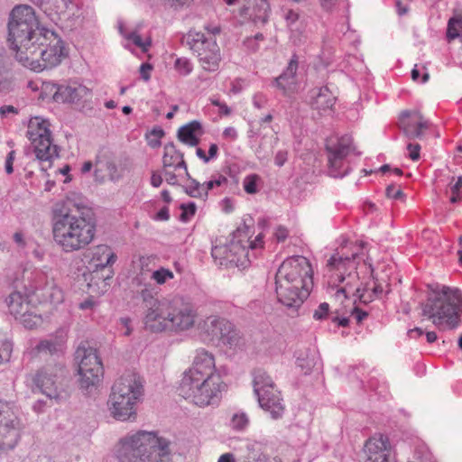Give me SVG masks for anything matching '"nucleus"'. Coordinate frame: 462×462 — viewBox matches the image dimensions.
Wrapping results in <instances>:
<instances>
[{
    "label": "nucleus",
    "instance_id": "nucleus-61",
    "mask_svg": "<svg viewBox=\"0 0 462 462\" xmlns=\"http://www.w3.org/2000/svg\"><path fill=\"white\" fill-rule=\"evenodd\" d=\"M288 160V151L280 150L275 153L274 163L278 167H282Z\"/></svg>",
    "mask_w": 462,
    "mask_h": 462
},
{
    "label": "nucleus",
    "instance_id": "nucleus-37",
    "mask_svg": "<svg viewBox=\"0 0 462 462\" xmlns=\"http://www.w3.org/2000/svg\"><path fill=\"white\" fill-rule=\"evenodd\" d=\"M297 69H298V60H297V57L294 55L291 59L284 72L282 73L279 77L275 78L274 82H282V80L287 79V80H289L288 81L289 83L287 85L296 84Z\"/></svg>",
    "mask_w": 462,
    "mask_h": 462
},
{
    "label": "nucleus",
    "instance_id": "nucleus-19",
    "mask_svg": "<svg viewBox=\"0 0 462 462\" xmlns=\"http://www.w3.org/2000/svg\"><path fill=\"white\" fill-rule=\"evenodd\" d=\"M220 377L217 372L215 357L212 353L204 348L196 351L191 367L186 370L182 379H199Z\"/></svg>",
    "mask_w": 462,
    "mask_h": 462
},
{
    "label": "nucleus",
    "instance_id": "nucleus-25",
    "mask_svg": "<svg viewBox=\"0 0 462 462\" xmlns=\"http://www.w3.org/2000/svg\"><path fill=\"white\" fill-rule=\"evenodd\" d=\"M224 324H226V319L218 316H209L205 319L200 324V337L204 342H216L222 329H226Z\"/></svg>",
    "mask_w": 462,
    "mask_h": 462
},
{
    "label": "nucleus",
    "instance_id": "nucleus-23",
    "mask_svg": "<svg viewBox=\"0 0 462 462\" xmlns=\"http://www.w3.org/2000/svg\"><path fill=\"white\" fill-rule=\"evenodd\" d=\"M67 343V330L63 328L42 339L34 346V351L39 355L60 356L64 353Z\"/></svg>",
    "mask_w": 462,
    "mask_h": 462
},
{
    "label": "nucleus",
    "instance_id": "nucleus-18",
    "mask_svg": "<svg viewBox=\"0 0 462 462\" xmlns=\"http://www.w3.org/2000/svg\"><path fill=\"white\" fill-rule=\"evenodd\" d=\"M53 100L57 103L74 104L84 108L91 101L92 92L84 85L77 82L67 85H55Z\"/></svg>",
    "mask_w": 462,
    "mask_h": 462
},
{
    "label": "nucleus",
    "instance_id": "nucleus-46",
    "mask_svg": "<svg viewBox=\"0 0 462 462\" xmlns=\"http://www.w3.org/2000/svg\"><path fill=\"white\" fill-rule=\"evenodd\" d=\"M151 278L156 282L157 284H164L167 281L174 278L173 273L166 268H160L152 273Z\"/></svg>",
    "mask_w": 462,
    "mask_h": 462
},
{
    "label": "nucleus",
    "instance_id": "nucleus-35",
    "mask_svg": "<svg viewBox=\"0 0 462 462\" xmlns=\"http://www.w3.org/2000/svg\"><path fill=\"white\" fill-rule=\"evenodd\" d=\"M185 177L188 179V183L183 186V189L186 194L191 198L206 200L207 192L204 189V183H200L197 180L191 178L189 174Z\"/></svg>",
    "mask_w": 462,
    "mask_h": 462
},
{
    "label": "nucleus",
    "instance_id": "nucleus-41",
    "mask_svg": "<svg viewBox=\"0 0 462 462\" xmlns=\"http://www.w3.org/2000/svg\"><path fill=\"white\" fill-rule=\"evenodd\" d=\"M46 5L58 14H66L72 11L75 5L71 0H47Z\"/></svg>",
    "mask_w": 462,
    "mask_h": 462
},
{
    "label": "nucleus",
    "instance_id": "nucleus-59",
    "mask_svg": "<svg viewBox=\"0 0 462 462\" xmlns=\"http://www.w3.org/2000/svg\"><path fill=\"white\" fill-rule=\"evenodd\" d=\"M407 150L409 152V157L412 161H418L420 159V145L419 143H408Z\"/></svg>",
    "mask_w": 462,
    "mask_h": 462
},
{
    "label": "nucleus",
    "instance_id": "nucleus-64",
    "mask_svg": "<svg viewBox=\"0 0 462 462\" xmlns=\"http://www.w3.org/2000/svg\"><path fill=\"white\" fill-rule=\"evenodd\" d=\"M97 306V301L93 297H88L79 303V308L82 310H93Z\"/></svg>",
    "mask_w": 462,
    "mask_h": 462
},
{
    "label": "nucleus",
    "instance_id": "nucleus-8",
    "mask_svg": "<svg viewBox=\"0 0 462 462\" xmlns=\"http://www.w3.org/2000/svg\"><path fill=\"white\" fill-rule=\"evenodd\" d=\"M301 286L303 290L296 297L299 303L306 295H310L313 287V271L310 261L300 255L287 258L282 262L275 275V291L280 294L282 299L286 302L287 293L290 292L291 287Z\"/></svg>",
    "mask_w": 462,
    "mask_h": 462
},
{
    "label": "nucleus",
    "instance_id": "nucleus-34",
    "mask_svg": "<svg viewBox=\"0 0 462 462\" xmlns=\"http://www.w3.org/2000/svg\"><path fill=\"white\" fill-rule=\"evenodd\" d=\"M276 388L273 379L262 369L254 373V392L255 394Z\"/></svg>",
    "mask_w": 462,
    "mask_h": 462
},
{
    "label": "nucleus",
    "instance_id": "nucleus-10",
    "mask_svg": "<svg viewBox=\"0 0 462 462\" xmlns=\"http://www.w3.org/2000/svg\"><path fill=\"white\" fill-rule=\"evenodd\" d=\"M65 56L61 39L53 31L46 30L19 62L33 71H42L59 65Z\"/></svg>",
    "mask_w": 462,
    "mask_h": 462
},
{
    "label": "nucleus",
    "instance_id": "nucleus-27",
    "mask_svg": "<svg viewBox=\"0 0 462 462\" xmlns=\"http://www.w3.org/2000/svg\"><path fill=\"white\" fill-rule=\"evenodd\" d=\"M36 158L42 162H48L51 167L53 159L59 157L58 146L52 143L51 135L32 142Z\"/></svg>",
    "mask_w": 462,
    "mask_h": 462
},
{
    "label": "nucleus",
    "instance_id": "nucleus-58",
    "mask_svg": "<svg viewBox=\"0 0 462 462\" xmlns=\"http://www.w3.org/2000/svg\"><path fill=\"white\" fill-rule=\"evenodd\" d=\"M288 81L289 80L287 79H283L282 80V82L273 81V86L281 89L284 95H289L290 93L294 91L296 84L287 85L289 83Z\"/></svg>",
    "mask_w": 462,
    "mask_h": 462
},
{
    "label": "nucleus",
    "instance_id": "nucleus-11",
    "mask_svg": "<svg viewBox=\"0 0 462 462\" xmlns=\"http://www.w3.org/2000/svg\"><path fill=\"white\" fill-rule=\"evenodd\" d=\"M225 388L221 377L181 379L180 395L199 407L216 405L221 399Z\"/></svg>",
    "mask_w": 462,
    "mask_h": 462
},
{
    "label": "nucleus",
    "instance_id": "nucleus-60",
    "mask_svg": "<svg viewBox=\"0 0 462 462\" xmlns=\"http://www.w3.org/2000/svg\"><path fill=\"white\" fill-rule=\"evenodd\" d=\"M15 159V152L10 151L5 158V171L7 174H12L14 172V162Z\"/></svg>",
    "mask_w": 462,
    "mask_h": 462
},
{
    "label": "nucleus",
    "instance_id": "nucleus-22",
    "mask_svg": "<svg viewBox=\"0 0 462 462\" xmlns=\"http://www.w3.org/2000/svg\"><path fill=\"white\" fill-rule=\"evenodd\" d=\"M365 462H390L392 446L389 438L378 434L368 439L365 444Z\"/></svg>",
    "mask_w": 462,
    "mask_h": 462
},
{
    "label": "nucleus",
    "instance_id": "nucleus-4",
    "mask_svg": "<svg viewBox=\"0 0 462 462\" xmlns=\"http://www.w3.org/2000/svg\"><path fill=\"white\" fill-rule=\"evenodd\" d=\"M143 392V383L138 374L129 373L119 377L114 383L107 401L111 416L120 421L135 420L136 407Z\"/></svg>",
    "mask_w": 462,
    "mask_h": 462
},
{
    "label": "nucleus",
    "instance_id": "nucleus-63",
    "mask_svg": "<svg viewBox=\"0 0 462 462\" xmlns=\"http://www.w3.org/2000/svg\"><path fill=\"white\" fill-rule=\"evenodd\" d=\"M152 67L149 63H143L140 67V75L144 81H148L151 79V70Z\"/></svg>",
    "mask_w": 462,
    "mask_h": 462
},
{
    "label": "nucleus",
    "instance_id": "nucleus-38",
    "mask_svg": "<svg viewBox=\"0 0 462 462\" xmlns=\"http://www.w3.org/2000/svg\"><path fill=\"white\" fill-rule=\"evenodd\" d=\"M20 322L29 329L35 328L42 325V318L41 315H38L32 311H31V309H27V311H24L23 314H22L18 319Z\"/></svg>",
    "mask_w": 462,
    "mask_h": 462
},
{
    "label": "nucleus",
    "instance_id": "nucleus-45",
    "mask_svg": "<svg viewBox=\"0 0 462 462\" xmlns=\"http://www.w3.org/2000/svg\"><path fill=\"white\" fill-rule=\"evenodd\" d=\"M462 21L450 19L448 21V29H447V38L450 42L457 37L462 39Z\"/></svg>",
    "mask_w": 462,
    "mask_h": 462
},
{
    "label": "nucleus",
    "instance_id": "nucleus-48",
    "mask_svg": "<svg viewBox=\"0 0 462 462\" xmlns=\"http://www.w3.org/2000/svg\"><path fill=\"white\" fill-rule=\"evenodd\" d=\"M13 351V344L10 340L5 339L0 342V365L9 362Z\"/></svg>",
    "mask_w": 462,
    "mask_h": 462
},
{
    "label": "nucleus",
    "instance_id": "nucleus-12",
    "mask_svg": "<svg viewBox=\"0 0 462 462\" xmlns=\"http://www.w3.org/2000/svg\"><path fill=\"white\" fill-rule=\"evenodd\" d=\"M68 371L60 362L49 363L39 369L33 377L35 388L57 402L68 398L65 381Z\"/></svg>",
    "mask_w": 462,
    "mask_h": 462
},
{
    "label": "nucleus",
    "instance_id": "nucleus-47",
    "mask_svg": "<svg viewBox=\"0 0 462 462\" xmlns=\"http://www.w3.org/2000/svg\"><path fill=\"white\" fill-rule=\"evenodd\" d=\"M174 67L176 70L182 76H188L193 70L191 61L187 58H178L175 60Z\"/></svg>",
    "mask_w": 462,
    "mask_h": 462
},
{
    "label": "nucleus",
    "instance_id": "nucleus-40",
    "mask_svg": "<svg viewBox=\"0 0 462 462\" xmlns=\"http://www.w3.org/2000/svg\"><path fill=\"white\" fill-rule=\"evenodd\" d=\"M43 291V297L48 299L51 303L58 304L63 301V291L53 282L47 283Z\"/></svg>",
    "mask_w": 462,
    "mask_h": 462
},
{
    "label": "nucleus",
    "instance_id": "nucleus-50",
    "mask_svg": "<svg viewBox=\"0 0 462 462\" xmlns=\"http://www.w3.org/2000/svg\"><path fill=\"white\" fill-rule=\"evenodd\" d=\"M260 180L256 174H250L244 179V189L248 194H255L257 192V182Z\"/></svg>",
    "mask_w": 462,
    "mask_h": 462
},
{
    "label": "nucleus",
    "instance_id": "nucleus-57",
    "mask_svg": "<svg viewBox=\"0 0 462 462\" xmlns=\"http://www.w3.org/2000/svg\"><path fill=\"white\" fill-rule=\"evenodd\" d=\"M366 291V296H373V300L374 298H377L379 296H381L383 292V288L382 286V284L380 283H377L376 282H374V286L373 288H369L368 287V284H366L365 287H364Z\"/></svg>",
    "mask_w": 462,
    "mask_h": 462
},
{
    "label": "nucleus",
    "instance_id": "nucleus-14",
    "mask_svg": "<svg viewBox=\"0 0 462 462\" xmlns=\"http://www.w3.org/2000/svg\"><path fill=\"white\" fill-rule=\"evenodd\" d=\"M116 254L106 245H98L91 250L89 264L94 268L88 287H97V292H105L107 290V281L112 278L111 266L116 260Z\"/></svg>",
    "mask_w": 462,
    "mask_h": 462
},
{
    "label": "nucleus",
    "instance_id": "nucleus-1",
    "mask_svg": "<svg viewBox=\"0 0 462 462\" xmlns=\"http://www.w3.org/2000/svg\"><path fill=\"white\" fill-rule=\"evenodd\" d=\"M86 211L85 206L69 198L54 205L52 236L54 242L63 252L82 250L94 240L96 224Z\"/></svg>",
    "mask_w": 462,
    "mask_h": 462
},
{
    "label": "nucleus",
    "instance_id": "nucleus-29",
    "mask_svg": "<svg viewBox=\"0 0 462 462\" xmlns=\"http://www.w3.org/2000/svg\"><path fill=\"white\" fill-rule=\"evenodd\" d=\"M162 163L163 167H173L174 170H183L184 176H189L187 164L183 159V153L178 151L172 143H167L164 146Z\"/></svg>",
    "mask_w": 462,
    "mask_h": 462
},
{
    "label": "nucleus",
    "instance_id": "nucleus-3",
    "mask_svg": "<svg viewBox=\"0 0 462 462\" xmlns=\"http://www.w3.org/2000/svg\"><path fill=\"white\" fill-rule=\"evenodd\" d=\"M116 456L119 462H172L171 442L154 431L139 430L119 440Z\"/></svg>",
    "mask_w": 462,
    "mask_h": 462
},
{
    "label": "nucleus",
    "instance_id": "nucleus-51",
    "mask_svg": "<svg viewBox=\"0 0 462 462\" xmlns=\"http://www.w3.org/2000/svg\"><path fill=\"white\" fill-rule=\"evenodd\" d=\"M173 167H163L162 175L170 185H179L180 180L182 178L180 173L176 174Z\"/></svg>",
    "mask_w": 462,
    "mask_h": 462
},
{
    "label": "nucleus",
    "instance_id": "nucleus-7",
    "mask_svg": "<svg viewBox=\"0 0 462 462\" xmlns=\"http://www.w3.org/2000/svg\"><path fill=\"white\" fill-rule=\"evenodd\" d=\"M162 306L155 320L148 325L146 330L152 333H180L194 327L198 313L188 300L179 296L168 297Z\"/></svg>",
    "mask_w": 462,
    "mask_h": 462
},
{
    "label": "nucleus",
    "instance_id": "nucleus-54",
    "mask_svg": "<svg viewBox=\"0 0 462 462\" xmlns=\"http://www.w3.org/2000/svg\"><path fill=\"white\" fill-rule=\"evenodd\" d=\"M180 208L182 209V213L180 215V219L182 221H188L190 217L195 215L196 212V205L193 202H189V204H182L180 206Z\"/></svg>",
    "mask_w": 462,
    "mask_h": 462
},
{
    "label": "nucleus",
    "instance_id": "nucleus-49",
    "mask_svg": "<svg viewBox=\"0 0 462 462\" xmlns=\"http://www.w3.org/2000/svg\"><path fill=\"white\" fill-rule=\"evenodd\" d=\"M227 178L221 174H215L211 177V180L208 181L204 182V189H206L207 196L208 195V191L217 188L221 187L227 183Z\"/></svg>",
    "mask_w": 462,
    "mask_h": 462
},
{
    "label": "nucleus",
    "instance_id": "nucleus-44",
    "mask_svg": "<svg viewBox=\"0 0 462 462\" xmlns=\"http://www.w3.org/2000/svg\"><path fill=\"white\" fill-rule=\"evenodd\" d=\"M120 32L126 40L131 41L135 46L141 48L144 52L147 51L148 47L151 45V41H143L141 36L136 32L124 33L123 28L120 27Z\"/></svg>",
    "mask_w": 462,
    "mask_h": 462
},
{
    "label": "nucleus",
    "instance_id": "nucleus-26",
    "mask_svg": "<svg viewBox=\"0 0 462 462\" xmlns=\"http://www.w3.org/2000/svg\"><path fill=\"white\" fill-rule=\"evenodd\" d=\"M106 177L112 181H117L123 177V170L112 159L98 158L96 162L95 178L102 182Z\"/></svg>",
    "mask_w": 462,
    "mask_h": 462
},
{
    "label": "nucleus",
    "instance_id": "nucleus-24",
    "mask_svg": "<svg viewBox=\"0 0 462 462\" xmlns=\"http://www.w3.org/2000/svg\"><path fill=\"white\" fill-rule=\"evenodd\" d=\"M260 407L271 414L273 420L281 419L284 413L285 406L280 391L271 389L255 394Z\"/></svg>",
    "mask_w": 462,
    "mask_h": 462
},
{
    "label": "nucleus",
    "instance_id": "nucleus-28",
    "mask_svg": "<svg viewBox=\"0 0 462 462\" xmlns=\"http://www.w3.org/2000/svg\"><path fill=\"white\" fill-rule=\"evenodd\" d=\"M311 106L319 111L330 110L335 105L336 97L328 87L313 88L310 91Z\"/></svg>",
    "mask_w": 462,
    "mask_h": 462
},
{
    "label": "nucleus",
    "instance_id": "nucleus-33",
    "mask_svg": "<svg viewBox=\"0 0 462 462\" xmlns=\"http://www.w3.org/2000/svg\"><path fill=\"white\" fill-rule=\"evenodd\" d=\"M226 329L221 328V335L217 337V341L229 347H236L240 344L241 335L235 326L226 319V324H224Z\"/></svg>",
    "mask_w": 462,
    "mask_h": 462
},
{
    "label": "nucleus",
    "instance_id": "nucleus-52",
    "mask_svg": "<svg viewBox=\"0 0 462 462\" xmlns=\"http://www.w3.org/2000/svg\"><path fill=\"white\" fill-rule=\"evenodd\" d=\"M284 17H285L287 25L291 28V31L299 30V26L297 25V23L299 22L300 14L296 11H294L292 9L288 10L285 13Z\"/></svg>",
    "mask_w": 462,
    "mask_h": 462
},
{
    "label": "nucleus",
    "instance_id": "nucleus-13",
    "mask_svg": "<svg viewBox=\"0 0 462 462\" xmlns=\"http://www.w3.org/2000/svg\"><path fill=\"white\" fill-rule=\"evenodd\" d=\"M184 40L193 53L197 55L204 70L215 72L219 69L222 57L216 38L207 37L201 32L190 30L185 35Z\"/></svg>",
    "mask_w": 462,
    "mask_h": 462
},
{
    "label": "nucleus",
    "instance_id": "nucleus-32",
    "mask_svg": "<svg viewBox=\"0 0 462 462\" xmlns=\"http://www.w3.org/2000/svg\"><path fill=\"white\" fill-rule=\"evenodd\" d=\"M201 128L198 121H192L183 126L178 131L179 139L190 146H196L199 143V138L196 136V132Z\"/></svg>",
    "mask_w": 462,
    "mask_h": 462
},
{
    "label": "nucleus",
    "instance_id": "nucleus-30",
    "mask_svg": "<svg viewBox=\"0 0 462 462\" xmlns=\"http://www.w3.org/2000/svg\"><path fill=\"white\" fill-rule=\"evenodd\" d=\"M5 304L11 315L18 319L30 307L28 297L20 291L11 292L5 299Z\"/></svg>",
    "mask_w": 462,
    "mask_h": 462
},
{
    "label": "nucleus",
    "instance_id": "nucleus-9",
    "mask_svg": "<svg viewBox=\"0 0 462 462\" xmlns=\"http://www.w3.org/2000/svg\"><path fill=\"white\" fill-rule=\"evenodd\" d=\"M459 311L462 312V290L458 288L443 286L422 305V314L443 329L457 327Z\"/></svg>",
    "mask_w": 462,
    "mask_h": 462
},
{
    "label": "nucleus",
    "instance_id": "nucleus-56",
    "mask_svg": "<svg viewBox=\"0 0 462 462\" xmlns=\"http://www.w3.org/2000/svg\"><path fill=\"white\" fill-rule=\"evenodd\" d=\"M329 311V305L327 302L320 303L318 309L314 311L313 318L316 320H321L325 319Z\"/></svg>",
    "mask_w": 462,
    "mask_h": 462
},
{
    "label": "nucleus",
    "instance_id": "nucleus-43",
    "mask_svg": "<svg viewBox=\"0 0 462 462\" xmlns=\"http://www.w3.org/2000/svg\"><path fill=\"white\" fill-rule=\"evenodd\" d=\"M249 425V418L246 413L240 411L233 414L230 420V427L237 431H242Z\"/></svg>",
    "mask_w": 462,
    "mask_h": 462
},
{
    "label": "nucleus",
    "instance_id": "nucleus-2",
    "mask_svg": "<svg viewBox=\"0 0 462 462\" xmlns=\"http://www.w3.org/2000/svg\"><path fill=\"white\" fill-rule=\"evenodd\" d=\"M363 251V243L346 242L328 260V283L336 290V299H347L353 295L365 304L373 301V296L367 297L365 289L361 287L356 272V260Z\"/></svg>",
    "mask_w": 462,
    "mask_h": 462
},
{
    "label": "nucleus",
    "instance_id": "nucleus-36",
    "mask_svg": "<svg viewBox=\"0 0 462 462\" xmlns=\"http://www.w3.org/2000/svg\"><path fill=\"white\" fill-rule=\"evenodd\" d=\"M291 287H294V285H292ZM302 290H303V288H301V286H297V288L291 289L290 292L287 293V295H286V298H288V300L286 302L283 300V299H282L280 294H277V299L282 305H284L288 309L297 310L298 308H300L302 305L304 300L310 296V295H306L304 298L301 299V300L299 303L294 302V301H296V297H298V295L300 294V292Z\"/></svg>",
    "mask_w": 462,
    "mask_h": 462
},
{
    "label": "nucleus",
    "instance_id": "nucleus-21",
    "mask_svg": "<svg viewBox=\"0 0 462 462\" xmlns=\"http://www.w3.org/2000/svg\"><path fill=\"white\" fill-rule=\"evenodd\" d=\"M399 127L409 139L421 138L430 122L418 110H405L399 116Z\"/></svg>",
    "mask_w": 462,
    "mask_h": 462
},
{
    "label": "nucleus",
    "instance_id": "nucleus-42",
    "mask_svg": "<svg viewBox=\"0 0 462 462\" xmlns=\"http://www.w3.org/2000/svg\"><path fill=\"white\" fill-rule=\"evenodd\" d=\"M448 189L450 192V202L455 204L460 201L462 199V175L457 177V180L452 177L448 184Z\"/></svg>",
    "mask_w": 462,
    "mask_h": 462
},
{
    "label": "nucleus",
    "instance_id": "nucleus-62",
    "mask_svg": "<svg viewBox=\"0 0 462 462\" xmlns=\"http://www.w3.org/2000/svg\"><path fill=\"white\" fill-rule=\"evenodd\" d=\"M289 236V231L286 227L279 226L274 231V236L278 242H283Z\"/></svg>",
    "mask_w": 462,
    "mask_h": 462
},
{
    "label": "nucleus",
    "instance_id": "nucleus-31",
    "mask_svg": "<svg viewBox=\"0 0 462 462\" xmlns=\"http://www.w3.org/2000/svg\"><path fill=\"white\" fill-rule=\"evenodd\" d=\"M50 123L42 117L32 118L28 125L27 136L31 142H35L44 137L51 136Z\"/></svg>",
    "mask_w": 462,
    "mask_h": 462
},
{
    "label": "nucleus",
    "instance_id": "nucleus-39",
    "mask_svg": "<svg viewBox=\"0 0 462 462\" xmlns=\"http://www.w3.org/2000/svg\"><path fill=\"white\" fill-rule=\"evenodd\" d=\"M247 459L254 462H260L265 459L263 454V446L257 441L248 442L246 444Z\"/></svg>",
    "mask_w": 462,
    "mask_h": 462
},
{
    "label": "nucleus",
    "instance_id": "nucleus-55",
    "mask_svg": "<svg viewBox=\"0 0 462 462\" xmlns=\"http://www.w3.org/2000/svg\"><path fill=\"white\" fill-rule=\"evenodd\" d=\"M386 196L393 199H402L404 194L399 187L392 184L386 188Z\"/></svg>",
    "mask_w": 462,
    "mask_h": 462
},
{
    "label": "nucleus",
    "instance_id": "nucleus-53",
    "mask_svg": "<svg viewBox=\"0 0 462 462\" xmlns=\"http://www.w3.org/2000/svg\"><path fill=\"white\" fill-rule=\"evenodd\" d=\"M268 101H269L268 97L262 92L255 93L252 98L253 106L256 109L264 108L267 106Z\"/></svg>",
    "mask_w": 462,
    "mask_h": 462
},
{
    "label": "nucleus",
    "instance_id": "nucleus-15",
    "mask_svg": "<svg viewBox=\"0 0 462 462\" xmlns=\"http://www.w3.org/2000/svg\"><path fill=\"white\" fill-rule=\"evenodd\" d=\"M22 424L12 402L0 401V456L14 450L21 439Z\"/></svg>",
    "mask_w": 462,
    "mask_h": 462
},
{
    "label": "nucleus",
    "instance_id": "nucleus-17",
    "mask_svg": "<svg viewBox=\"0 0 462 462\" xmlns=\"http://www.w3.org/2000/svg\"><path fill=\"white\" fill-rule=\"evenodd\" d=\"M328 174L333 178H342L350 171L346 157L354 152L353 139L350 135H343L337 141L327 143Z\"/></svg>",
    "mask_w": 462,
    "mask_h": 462
},
{
    "label": "nucleus",
    "instance_id": "nucleus-20",
    "mask_svg": "<svg viewBox=\"0 0 462 462\" xmlns=\"http://www.w3.org/2000/svg\"><path fill=\"white\" fill-rule=\"evenodd\" d=\"M140 285V289L137 290V293L141 298L143 305V324L145 329L148 328V325L155 320L156 315H158L159 310L162 307L168 297L157 298L158 291L156 288L151 283L141 284L139 279H135Z\"/></svg>",
    "mask_w": 462,
    "mask_h": 462
},
{
    "label": "nucleus",
    "instance_id": "nucleus-16",
    "mask_svg": "<svg viewBox=\"0 0 462 462\" xmlns=\"http://www.w3.org/2000/svg\"><path fill=\"white\" fill-rule=\"evenodd\" d=\"M76 358L79 360V374L80 388L88 390L97 385L103 377L104 368L97 350L81 345L76 350Z\"/></svg>",
    "mask_w": 462,
    "mask_h": 462
},
{
    "label": "nucleus",
    "instance_id": "nucleus-6",
    "mask_svg": "<svg viewBox=\"0 0 462 462\" xmlns=\"http://www.w3.org/2000/svg\"><path fill=\"white\" fill-rule=\"evenodd\" d=\"M249 234V226L243 225L233 232V237L228 244L213 246L211 255L216 263L226 268L247 267L251 262L250 251L254 252L263 246L262 234H258L254 240H250Z\"/></svg>",
    "mask_w": 462,
    "mask_h": 462
},
{
    "label": "nucleus",
    "instance_id": "nucleus-5",
    "mask_svg": "<svg viewBox=\"0 0 462 462\" xmlns=\"http://www.w3.org/2000/svg\"><path fill=\"white\" fill-rule=\"evenodd\" d=\"M46 30L39 27L32 7L18 5L12 10L8 23V42L18 61L34 45V40L45 34Z\"/></svg>",
    "mask_w": 462,
    "mask_h": 462
}]
</instances>
